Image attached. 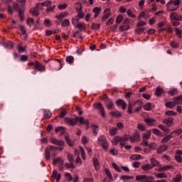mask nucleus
<instances>
[{
    "mask_svg": "<svg viewBox=\"0 0 182 182\" xmlns=\"http://www.w3.org/2000/svg\"><path fill=\"white\" fill-rule=\"evenodd\" d=\"M140 139V134L139 132L134 133L132 136H130L129 134H125L123 136H114L112 140V144L114 146H117L120 143V146L126 145V142L130 140L131 143H134V141H139Z\"/></svg>",
    "mask_w": 182,
    "mask_h": 182,
    "instance_id": "f257e3e1",
    "label": "nucleus"
},
{
    "mask_svg": "<svg viewBox=\"0 0 182 182\" xmlns=\"http://www.w3.org/2000/svg\"><path fill=\"white\" fill-rule=\"evenodd\" d=\"M180 4H181V1H180V0H171L166 4L167 11H168L169 12L177 11V9H178V5H180Z\"/></svg>",
    "mask_w": 182,
    "mask_h": 182,
    "instance_id": "f03ea898",
    "label": "nucleus"
},
{
    "mask_svg": "<svg viewBox=\"0 0 182 182\" xmlns=\"http://www.w3.org/2000/svg\"><path fill=\"white\" fill-rule=\"evenodd\" d=\"M58 150H60V151H63V147H57L53 146L47 147L45 150L46 159L50 160V152L56 151Z\"/></svg>",
    "mask_w": 182,
    "mask_h": 182,
    "instance_id": "7ed1b4c3",
    "label": "nucleus"
},
{
    "mask_svg": "<svg viewBox=\"0 0 182 182\" xmlns=\"http://www.w3.org/2000/svg\"><path fill=\"white\" fill-rule=\"evenodd\" d=\"M97 144L99 146H102L104 150H108L109 149V143H107V139H106V136H100L97 139Z\"/></svg>",
    "mask_w": 182,
    "mask_h": 182,
    "instance_id": "20e7f679",
    "label": "nucleus"
},
{
    "mask_svg": "<svg viewBox=\"0 0 182 182\" xmlns=\"http://www.w3.org/2000/svg\"><path fill=\"white\" fill-rule=\"evenodd\" d=\"M136 180L138 182H152L154 180V176L147 175H137L136 176Z\"/></svg>",
    "mask_w": 182,
    "mask_h": 182,
    "instance_id": "39448f33",
    "label": "nucleus"
},
{
    "mask_svg": "<svg viewBox=\"0 0 182 182\" xmlns=\"http://www.w3.org/2000/svg\"><path fill=\"white\" fill-rule=\"evenodd\" d=\"M94 109H98L100 114H101L102 117H106V112H105V107L101 103L94 104L93 105Z\"/></svg>",
    "mask_w": 182,
    "mask_h": 182,
    "instance_id": "423d86ee",
    "label": "nucleus"
},
{
    "mask_svg": "<svg viewBox=\"0 0 182 182\" xmlns=\"http://www.w3.org/2000/svg\"><path fill=\"white\" fill-rule=\"evenodd\" d=\"M134 107V112L137 113V112H140L141 110V107H143V102L141 101L137 100L135 102H132Z\"/></svg>",
    "mask_w": 182,
    "mask_h": 182,
    "instance_id": "0eeeda50",
    "label": "nucleus"
},
{
    "mask_svg": "<svg viewBox=\"0 0 182 182\" xmlns=\"http://www.w3.org/2000/svg\"><path fill=\"white\" fill-rule=\"evenodd\" d=\"M50 143L55 144V146H60V147H63L65 146V141L63 140H58L56 138H51L50 139Z\"/></svg>",
    "mask_w": 182,
    "mask_h": 182,
    "instance_id": "6e6552de",
    "label": "nucleus"
},
{
    "mask_svg": "<svg viewBox=\"0 0 182 182\" xmlns=\"http://www.w3.org/2000/svg\"><path fill=\"white\" fill-rule=\"evenodd\" d=\"M65 122L66 123H68V124H70V126H76V124H77V122H79V117H76L75 119L65 118Z\"/></svg>",
    "mask_w": 182,
    "mask_h": 182,
    "instance_id": "1a4fd4ad",
    "label": "nucleus"
},
{
    "mask_svg": "<svg viewBox=\"0 0 182 182\" xmlns=\"http://www.w3.org/2000/svg\"><path fill=\"white\" fill-rule=\"evenodd\" d=\"M112 15V13L110 12V9L107 8L104 11V16L102 18V22H106L107 19H109V17H110Z\"/></svg>",
    "mask_w": 182,
    "mask_h": 182,
    "instance_id": "9d476101",
    "label": "nucleus"
},
{
    "mask_svg": "<svg viewBox=\"0 0 182 182\" xmlns=\"http://www.w3.org/2000/svg\"><path fill=\"white\" fill-rule=\"evenodd\" d=\"M162 122L164 123V124H166V126H167V127H171V126H173V124H174V118L169 117L168 119H165L163 120Z\"/></svg>",
    "mask_w": 182,
    "mask_h": 182,
    "instance_id": "9b49d317",
    "label": "nucleus"
},
{
    "mask_svg": "<svg viewBox=\"0 0 182 182\" xmlns=\"http://www.w3.org/2000/svg\"><path fill=\"white\" fill-rule=\"evenodd\" d=\"M171 21H182V16H178L177 12H172L170 14Z\"/></svg>",
    "mask_w": 182,
    "mask_h": 182,
    "instance_id": "f8f14e48",
    "label": "nucleus"
},
{
    "mask_svg": "<svg viewBox=\"0 0 182 182\" xmlns=\"http://www.w3.org/2000/svg\"><path fill=\"white\" fill-rule=\"evenodd\" d=\"M116 105L117 106H121L122 110H126V108L127 107V104L123 100H117L116 101Z\"/></svg>",
    "mask_w": 182,
    "mask_h": 182,
    "instance_id": "ddd939ff",
    "label": "nucleus"
},
{
    "mask_svg": "<svg viewBox=\"0 0 182 182\" xmlns=\"http://www.w3.org/2000/svg\"><path fill=\"white\" fill-rule=\"evenodd\" d=\"M53 164L59 166L60 167L63 166V160L60 157L55 158L53 161Z\"/></svg>",
    "mask_w": 182,
    "mask_h": 182,
    "instance_id": "4468645a",
    "label": "nucleus"
},
{
    "mask_svg": "<svg viewBox=\"0 0 182 182\" xmlns=\"http://www.w3.org/2000/svg\"><path fill=\"white\" fill-rule=\"evenodd\" d=\"M159 168L158 169V171L159 173H161L163 171H167L168 170H171V168H174V166L171 165H166L164 166H159Z\"/></svg>",
    "mask_w": 182,
    "mask_h": 182,
    "instance_id": "2eb2a0df",
    "label": "nucleus"
},
{
    "mask_svg": "<svg viewBox=\"0 0 182 182\" xmlns=\"http://www.w3.org/2000/svg\"><path fill=\"white\" fill-rule=\"evenodd\" d=\"M69 16V12L68 11H64L60 13L59 15L56 16L55 18L57 19H59L60 21H62V19H63V18H66Z\"/></svg>",
    "mask_w": 182,
    "mask_h": 182,
    "instance_id": "dca6fc26",
    "label": "nucleus"
},
{
    "mask_svg": "<svg viewBox=\"0 0 182 182\" xmlns=\"http://www.w3.org/2000/svg\"><path fill=\"white\" fill-rule=\"evenodd\" d=\"M106 106L107 108L108 109V110H112V109H113L114 105L113 104V101L110 99H108L106 101Z\"/></svg>",
    "mask_w": 182,
    "mask_h": 182,
    "instance_id": "f3484780",
    "label": "nucleus"
},
{
    "mask_svg": "<svg viewBox=\"0 0 182 182\" xmlns=\"http://www.w3.org/2000/svg\"><path fill=\"white\" fill-rule=\"evenodd\" d=\"M92 12H94L95 18H97L99 15H100V12H102V8L101 7H95L92 10Z\"/></svg>",
    "mask_w": 182,
    "mask_h": 182,
    "instance_id": "a211bd4d",
    "label": "nucleus"
},
{
    "mask_svg": "<svg viewBox=\"0 0 182 182\" xmlns=\"http://www.w3.org/2000/svg\"><path fill=\"white\" fill-rule=\"evenodd\" d=\"M43 68V65H42L41 63L36 62L34 64L33 69H35V70H38V72H41V70H42Z\"/></svg>",
    "mask_w": 182,
    "mask_h": 182,
    "instance_id": "6ab92c4d",
    "label": "nucleus"
},
{
    "mask_svg": "<svg viewBox=\"0 0 182 182\" xmlns=\"http://www.w3.org/2000/svg\"><path fill=\"white\" fill-rule=\"evenodd\" d=\"M167 149H168V146H167V145L164 144V145L161 146L157 149L158 154H161V153H164V151H166V150H167Z\"/></svg>",
    "mask_w": 182,
    "mask_h": 182,
    "instance_id": "aec40b11",
    "label": "nucleus"
},
{
    "mask_svg": "<svg viewBox=\"0 0 182 182\" xmlns=\"http://www.w3.org/2000/svg\"><path fill=\"white\" fill-rule=\"evenodd\" d=\"M141 18H144V19H149V18H150V15L149 14H146V12H144V11H142L140 13L137 19L140 20V19H141Z\"/></svg>",
    "mask_w": 182,
    "mask_h": 182,
    "instance_id": "412c9836",
    "label": "nucleus"
},
{
    "mask_svg": "<svg viewBox=\"0 0 182 182\" xmlns=\"http://www.w3.org/2000/svg\"><path fill=\"white\" fill-rule=\"evenodd\" d=\"M144 159V156L139 154H133L130 156L131 160H143Z\"/></svg>",
    "mask_w": 182,
    "mask_h": 182,
    "instance_id": "4be33fe9",
    "label": "nucleus"
},
{
    "mask_svg": "<svg viewBox=\"0 0 182 182\" xmlns=\"http://www.w3.org/2000/svg\"><path fill=\"white\" fill-rule=\"evenodd\" d=\"M150 161H151V167H152V168L154 167H159V166H160V163L159 161H157L156 159H151Z\"/></svg>",
    "mask_w": 182,
    "mask_h": 182,
    "instance_id": "5701e85b",
    "label": "nucleus"
},
{
    "mask_svg": "<svg viewBox=\"0 0 182 182\" xmlns=\"http://www.w3.org/2000/svg\"><path fill=\"white\" fill-rule=\"evenodd\" d=\"M150 137H151V132L146 131L142 136V140H149V139H150Z\"/></svg>",
    "mask_w": 182,
    "mask_h": 182,
    "instance_id": "b1692460",
    "label": "nucleus"
},
{
    "mask_svg": "<svg viewBox=\"0 0 182 182\" xmlns=\"http://www.w3.org/2000/svg\"><path fill=\"white\" fill-rule=\"evenodd\" d=\"M31 14L33 16H38L39 15V10L38 8L31 9L30 10Z\"/></svg>",
    "mask_w": 182,
    "mask_h": 182,
    "instance_id": "393cba45",
    "label": "nucleus"
},
{
    "mask_svg": "<svg viewBox=\"0 0 182 182\" xmlns=\"http://www.w3.org/2000/svg\"><path fill=\"white\" fill-rule=\"evenodd\" d=\"M4 46L7 49H14V43H12L11 41H8L6 43H4Z\"/></svg>",
    "mask_w": 182,
    "mask_h": 182,
    "instance_id": "a878e982",
    "label": "nucleus"
},
{
    "mask_svg": "<svg viewBox=\"0 0 182 182\" xmlns=\"http://www.w3.org/2000/svg\"><path fill=\"white\" fill-rule=\"evenodd\" d=\"M110 116H114V117H122V114L118 110L109 112Z\"/></svg>",
    "mask_w": 182,
    "mask_h": 182,
    "instance_id": "bb28decb",
    "label": "nucleus"
},
{
    "mask_svg": "<svg viewBox=\"0 0 182 182\" xmlns=\"http://www.w3.org/2000/svg\"><path fill=\"white\" fill-rule=\"evenodd\" d=\"M78 122H80V124H86L87 126V128L89 127V121L85 120V118L78 117Z\"/></svg>",
    "mask_w": 182,
    "mask_h": 182,
    "instance_id": "cd10ccee",
    "label": "nucleus"
},
{
    "mask_svg": "<svg viewBox=\"0 0 182 182\" xmlns=\"http://www.w3.org/2000/svg\"><path fill=\"white\" fill-rule=\"evenodd\" d=\"M145 122L147 123L148 126H154V124H156V119H146Z\"/></svg>",
    "mask_w": 182,
    "mask_h": 182,
    "instance_id": "c85d7f7f",
    "label": "nucleus"
},
{
    "mask_svg": "<svg viewBox=\"0 0 182 182\" xmlns=\"http://www.w3.org/2000/svg\"><path fill=\"white\" fill-rule=\"evenodd\" d=\"M158 127L165 133H170V129L163 124H159Z\"/></svg>",
    "mask_w": 182,
    "mask_h": 182,
    "instance_id": "c756f323",
    "label": "nucleus"
},
{
    "mask_svg": "<svg viewBox=\"0 0 182 182\" xmlns=\"http://www.w3.org/2000/svg\"><path fill=\"white\" fill-rule=\"evenodd\" d=\"M146 31V28L144 27H138L135 29V33L138 35H140L141 33H143Z\"/></svg>",
    "mask_w": 182,
    "mask_h": 182,
    "instance_id": "7c9ffc66",
    "label": "nucleus"
},
{
    "mask_svg": "<svg viewBox=\"0 0 182 182\" xmlns=\"http://www.w3.org/2000/svg\"><path fill=\"white\" fill-rule=\"evenodd\" d=\"M173 137V135L171 134L169 135L166 136L161 141V143H168L171 139Z\"/></svg>",
    "mask_w": 182,
    "mask_h": 182,
    "instance_id": "2f4dec72",
    "label": "nucleus"
},
{
    "mask_svg": "<svg viewBox=\"0 0 182 182\" xmlns=\"http://www.w3.org/2000/svg\"><path fill=\"white\" fill-rule=\"evenodd\" d=\"M50 4H52V1H43V3H38L37 6H49Z\"/></svg>",
    "mask_w": 182,
    "mask_h": 182,
    "instance_id": "473e14b6",
    "label": "nucleus"
},
{
    "mask_svg": "<svg viewBox=\"0 0 182 182\" xmlns=\"http://www.w3.org/2000/svg\"><path fill=\"white\" fill-rule=\"evenodd\" d=\"M80 151L82 160H86V152H85V149H83L82 146H80Z\"/></svg>",
    "mask_w": 182,
    "mask_h": 182,
    "instance_id": "72a5a7b5",
    "label": "nucleus"
},
{
    "mask_svg": "<svg viewBox=\"0 0 182 182\" xmlns=\"http://www.w3.org/2000/svg\"><path fill=\"white\" fill-rule=\"evenodd\" d=\"M43 113H44V117L46 119H50V117H52V114L49 110L45 109L43 111Z\"/></svg>",
    "mask_w": 182,
    "mask_h": 182,
    "instance_id": "f704fd0d",
    "label": "nucleus"
},
{
    "mask_svg": "<svg viewBox=\"0 0 182 182\" xmlns=\"http://www.w3.org/2000/svg\"><path fill=\"white\" fill-rule=\"evenodd\" d=\"M70 21H69V19H65L61 23V26H63V28H66L68 26H70Z\"/></svg>",
    "mask_w": 182,
    "mask_h": 182,
    "instance_id": "c9c22d12",
    "label": "nucleus"
},
{
    "mask_svg": "<svg viewBox=\"0 0 182 182\" xmlns=\"http://www.w3.org/2000/svg\"><path fill=\"white\" fill-rule=\"evenodd\" d=\"M141 168L144 171H149V170H151V168H153V166L150 164H145L141 166Z\"/></svg>",
    "mask_w": 182,
    "mask_h": 182,
    "instance_id": "e433bc0d",
    "label": "nucleus"
},
{
    "mask_svg": "<svg viewBox=\"0 0 182 182\" xmlns=\"http://www.w3.org/2000/svg\"><path fill=\"white\" fill-rule=\"evenodd\" d=\"M133 109H134V107H133V102H129L127 112L128 113H129V114H132V113H133Z\"/></svg>",
    "mask_w": 182,
    "mask_h": 182,
    "instance_id": "4c0bfd02",
    "label": "nucleus"
},
{
    "mask_svg": "<svg viewBox=\"0 0 182 182\" xmlns=\"http://www.w3.org/2000/svg\"><path fill=\"white\" fill-rule=\"evenodd\" d=\"M166 107H168L169 109H173V107H176V102H168L166 104Z\"/></svg>",
    "mask_w": 182,
    "mask_h": 182,
    "instance_id": "58836bf2",
    "label": "nucleus"
},
{
    "mask_svg": "<svg viewBox=\"0 0 182 182\" xmlns=\"http://www.w3.org/2000/svg\"><path fill=\"white\" fill-rule=\"evenodd\" d=\"M173 102L176 105H181L182 103V95L174 99Z\"/></svg>",
    "mask_w": 182,
    "mask_h": 182,
    "instance_id": "ea45409f",
    "label": "nucleus"
},
{
    "mask_svg": "<svg viewBox=\"0 0 182 182\" xmlns=\"http://www.w3.org/2000/svg\"><path fill=\"white\" fill-rule=\"evenodd\" d=\"M161 95H163V88L157 87L155 92V95L159 97Z\"/></svg>",
    "mask_w": 182,
    "mask_h": 182,
    "instance_id": "a19ab883",
    "label": "nucleus"
},
{
    "mask_svg": "<svg viewBox=\"0 0 182 182\" xmlns=\"http://www.w3.org/2000/svg\"><path fill=\"white\" fill-rule=\"evenodd\" d=\"M156 178H167V174L165 173H156Z\"/></svg>",
    "mask_w": 182,
    "mask_h": 182,
    "instance_id": "79ce46f5",
    "label": "nucleus"
},
{
    "mask_svg": "<svg viewBox=\"0 0 182 182\" xmlns=\"http://www.w3.org/2000/svg\"><path fill=\"white\" fill-rule=\"evenodd\" d=\"M44 26H46L47 28H49L50 26H52V22L50 21V20L46 18V20L44 21Z\"/></svg>",
    "mask_w": 182,
    "mask_h": 182,
    "instance_id": "37998d69",
    "label": "nucleus"
},
{
    "mask_svg": "<svg viewBox=\"0 0 182 182\" xmlns=\"http://www.w3.org/2000/svg\"><path fill=\"white\" fill-rule=\"evenodd\" d=\"M105 174L109 177V180L113 181V176H112V173H110V171L107 168L105 169Z\"/></svg>",
    "mask_w": 182,
    "mask_h": 182,
    "instance_id": "c03bdc74",
    "label": "nucleus"
},
{
    "mask_svg": "<svg viewBox=\"0 0 182 182\" xmlns=\"http://www.w3.org/2000/svg\"><path fill=\"white\" fill-rule=\"evenodd\" d=\"M165 114L166 116H177V112H176L174 111L169 110V111H166L165 112Z\"/></svg>",
    "mask_w": 182,
    "mask_h": 182,
    "instance_id": "a18cd8bd",
    "label": "nucleus"
},
{
    "mask_svg": "<svg viewBox=\"0 0 182 182\" xmlns=\"http://www.w3.org/2000/svg\"><path fill=\"white\" fill-rule=\"evenodd\" d=\"M149 149H150V150H157V144L154 142L149 144Z\"/></svg>",
    "mask_w": 182,
    "mask_h": 182,
    "instance_id": "49530a36",
    "label": "nucleus"
},
{
    "mask_svg": "<svg viewBox=\"0 0 182 182\" xmlns=\"http://www.w3.org/2000/svg\"><path fill=\"white\" fill-rule=\"evenodd\" d=\"M130 29V26H121L119 27V31L121 32H124V31H129Z\"/></svg>",
    "mask_w": 182,
    "mask_h": 182,
    "instance_id": "de8ad7c7",
    "label": "nucleus"
},
{
    "mask_svg": "<svg viewBox=\"0 0 182 182\" xmlns=\"http://www.w3.org/2000/svg\"><path fill=\"white\" fill-rule=\"evenodd\" d=\"M175 32H176V35L178 38H179L180 39H181V35H182V32L181 30L178 29V28H175Z\"/></svg>",
    "mask_w": 182,
    "mask_h": 182,
    "instance_id": "09e8293b",
    "label": "nucleus"
},
{
    "mask_svg": "<svg viewBox=\"0 0 182 182\" xmlns=\"http://www.w3.org/2000/svg\"><path fill=\"white\" fill-rule=\"evenodd\" d=\"M92 132L95 136H97V129H99V127L97 125H92Z\"/></svg>",
    "mask_w": 182,
    "mask_h": 182,
    "instance_id": "8fccbe9b",
    "label": "nucleus"
},
{
    "mask_svg": "<svg viewBox=\"0 0 182 182\" xmlns=\"http://www.w3.org/2000/svg\"><path fill=\"white\" fill-rule=\"evenodd\" d=\"M168 95H170V96H175V95H177V89L176 88L171 89V90L168 92Z\"/></svg>",
    "mask_w": 182,
    "mask_h": 182,
    "instance_id": "3c124183",
    "label": "nucleus"
},
{
    "mask_svg": "<svg viewBox=\"0 0 182 182\" xmlns=\"http://www.w3.org/2000/svg\"><path fill=\"white\" fill-rule=\"evenodd\" d=\"M75 26L78 29H85V28L86 27V24H85V23H78Z\"/></svg>",
    "mask_w": 182,
    "mask_h": 182,
    "instance_id": "603ef678",
    "label": "nucleus"
},
{
    "mask_svg": "<svg viewBox=\"0 0 182 182\" xmlns=\"http://www.w3.org/2000/svg\"><path fill=\"white\" fill-rule=\"evenodd\" d=\"M144 110H151V103L147 102L144 106Z\"/></svg>",
    "mask_w": 182,
    "mask_h": 182,
    "instance_id": "864d4df0",
    "label": "nucleus"
},
{
    "mask_svg": "<svg viewBox=\"0 0 182 182\" xmlns=\"http://www.w3.org/2000/svg\"><path fill=\"white\" fill-rule=\"evenodd\" d=\"M73 60H75V58L72 55L68 56L66 58V62L68 63H73Z\"/></svg>",
    "mask_w": 182,
    "mask_h": 182,
    "instance_id": "5fc2aeb1",
    "label": "nucleus"
},
{
    "mask_svg": "<svg viewBox=\"0 0 182 182\" xmlns=\"http://www.w3.org/2000/svg\"><path fill=\"white\" fill-rule=\"evenodd\" d=\"M72 23L74 26H77V24L79 23V18L75 17V18H73Z\"/></svg>",
    "mask_w": 182,
    "mask_h": 182,
    "instance_id": "6e6d98bb",
    "label": "nucleus"
},
{
    "mask_svg": "<svg viewBox=\"0 0 182 182\" xmlns=\"http://www.w3.org/2000/svg\"><path fill=\"white\" fill-rule=\"evenodd\" d=\"M100 28V24L99 23H93L92 24V29H94L95 31H97V29H99Z\"/></svg>",
    "mask_w": 182,
    "mask_h": 182,
    "instance_id": "4d7b16f0",
    "label": "nucleus"
},
{
    "mask_svg": "<svg viewBox=\"0 0 182 182\" xmlns=\"http://www.w3.org/2000/svg\"><path fill=\"white\" fill-rule=\"evenodd\" d=\"M121 180H133L134 177L132 176H122Z\"/></svg>",
    "mask_w": 182,
    "mask_h": 182,
    "instance_id": "13d9d810",
    "label": "nucleus"
},
{
    "mask_svg": "<svg viewBox=\"0 0 182 182\" xmlns=\"http://www.w3.org/2000/svg\"><path fill=\"white\" fill-rule=\"evenodd\" d=\"M122 21H123V15H118L116 19V23H122Z\"/></svg>",
    "mask_w": 182,
    "mask_h": 182,
    "instance_id": "bf43d9fd",
    "label": "nucleus"
},
{
    "mask_svg": "<svg viewBox=\"0 0 182 182\" xmlns=\"http://www.w3.org/2000/svg\"><path fill=\"white\" fill-rule=\"evenodd\" d=\"M58 9H60V11L63 10V9H66V8H68V4H59L58 6Z\"/></svg>",
    "mask_w": 182,
    "mask_h": 182,
    "instance_id": "052dcab7",
    "label": "nucleus"
},
{
    "mask_svg": "<svg viewBox=\"0 0 182 182\" xmlns=\"http://www.w3.org/2000/svg\"><path fill=\"white\" fill-rule=\"evenodd\" d=\"M65 139L67 143L69 144V146H70L71 147L73 146V141L70 140V138H69V136H66Z\"/></svg>",
    "mask_w": 182,
    "mask_h": 182,
    "instance_id": "680f3d73",
    "label": "nucleus"
},
{
    "mask_svg": "<svg viewBox=\"0 0 182 182\" xmlns=\"http://www.w3.org/2000/svg\"><path fill=\"white\" fill-rule=\"evenodd\" d=\"M137 129L141 130V132H144V130H146V127L142 124H138Z\"/></svg>",
    "mask_w": 182,
    "mask_h": 182,
    "instance_id": "e2e57ef3",
    "label": "nucleus"
},
{
    "mask_svg": "<svg viewBox=\"0 0 182 182\" xmlns=\"http://www.w3.org/2000/svg\"><path fill=\"white\" fill-rule=\"evenodd\" d=\"M109 153L112 156H117L119 154V151H117V149H111Z\"/></svg>",
    "mask_w": 182,
    "mask_h": 182,
    "instance_id": "0e129e2a",
    "label": "nucleus"
},
{
    "mask_svg": "<svg viewBox=\"0 0 182 182\" xmlns=\"http://www.w3.org/2000/svg\"><path fill=\"white\" fill-rule=\"evenodd\" d=\"M117 132V128H112L109 130L110 136H114V134H116Z\"/></svg>",
    "mask_w": 182,
    "mask_h": 182,
    "instance_id": "69168bd1",
    "label": "nucleus"
},
{
    "mask_svg": "<svg viewBox=\"0 0 182 182\" xmlns=\"http://www.w3.org/2000/svg\"><path fill=\"white\" fill-rule=\"evenodd\" d=\"M27 23L31 26V25H33V23H35V20H33V18H29L27 19Z\"/></svg>",
    "mask_w": 182,
    "mask_h": 182,
    "instance_id": "338daca9",
    "label": "nucleus"
},
{
    "mask_svg": "<svg viewBox=\"0 0 182 182\" xmlns=\"http://www.w3.org/2000/svg\"><path fill=\"white\" fill-rule=\"evenodd\" d=\"M94 166L96 170H99V161L97 159H93Z\"/></svg>",
    "mask_w": 182,
    "mask_h": 182,
    "instance_id": "774afa93",
    "label": "nucleus"
}]
</instances>
